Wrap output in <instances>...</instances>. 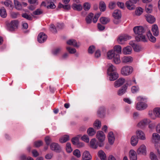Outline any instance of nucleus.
<instances>
[{"mask_svg":"<svg viewBox=\"0 0 160 160\" xmlns=\"http://www.w3.org/2000/svg\"><path fill=\"white\" fill-rule=\"evenodd\" d=\"M133 70L132 67L126 65L121 68V72L122 75L124 76H127L131 74Z\"/></svg>","mask_w":160,"mask_h":160,"instance_id":"5","label":"nucleus"},{"mask_svg":"<svg viewBox=\"0 0 160 160\" xmlns=\"http://www.w3.org/2000/svg\"><path fill=\"white\" fill-rule=\"evenodd\" d=\"M61 48H58L53 49L52 51V53L55 56L57 55L61 52Z\"/></svg>","mask_w":160,"mask_h":160,"instance_id":"46","label":"nucleus"},{"mask_svg":"<svg viewBox=\"0 0 160 160\" xmlns=\"http://www.w3.org/2000/svg\"><path fill=\"white\" fill-rule=\"evenodd\" d=\"M100 22L103 24H107L110 21L109 18L105 17H102L100 18Z\"/></svg>","mask_w":160,"mask_h":160,"instance_id":"44","label":"nucleus"},{"mask_svg":"<svg viewBox=\"0 0 160 160\" xmlns=\"http://www.w3.org/2000/svg\"><path fill=\"white\" fill-rule=\"evenodd\" d=\"M18 25V22L17 20L12 21L7 24L8 29L10 31H12L16 29Z\"/></svg>","mask_w":160,"mask_h":160,"instance_id":"9","label":"nucleus"},{"mask_svg":"<svg viewBox=\"0 0 160 160\" xmlns=\"http://www.w3.org/2000/svg\"><path fill=\"white\" fill-rule=\"evenodd\" d=\"M126 83L125 84L128 88V86H130L134 84H136L137 82L135 77H133L131 78L128 79L126 81Z\"/></svg>","mask_w":160,"mask_h":160,"instance_id":"13","label":"nucleus"},{"mask_svg":"<svg viewBox=\"0 0 160 160\" xmlns=\"http://www.w3.org/2000/svg\"><path fill=\"white\" fill-rule=\"evenodd\" d=\"M82 140L83 141L88 143L89 141V139L88 136L87 135H83L81 138Z\"/></svg>","mask_w":160,"mask_h":160,"instance_id":"56","label":"nucleus"},{"mask_svg":"<svg viewBox=\"0 0 160 160\" xmlns=\"http://www.w3.org/2000/svg\"><path fill=\"white\" fill-rule=\"evenodd\" d=\"M0 16L2 18H5L7 16L6 10L4 7H2L0 9Z\"/></svg>","mask_w":160,"mask_h":160,"instance_id":"41","label":"nucleus"},{"mask_svg":"<svg viewBox=\"0 0 160 160\" xmlns=\"http://www.w3.org/2000/svg\"><path fill=\"white\" fill-rule=\"evenodd\" d=\"M14 3L15 8L18 10H20L22 9V5L17 0H14Z\"/></svg>","mask_w":160,"mask_h":160,"instance_id":"37","label":"nucleus"},{"mask_svg":"<svg viewBox=\"0 0 160 160\" xmlns=\"http://www.w3.org/2000/svg\"><path fill=\"white\" fill-rule=\"evenodd\" d=\"M153 6L151 4L147 5L145 7V11L148 13H151L152 11Z\"/></svg>","mask_w":160,"mask_h":160,"instance_id":"42","label":"nucleus"},{"mask_svg":"<svg viewBox=\"0 0 160 160\" xmlns=\"http://www.w3.org/2000/svg\"><path fill=\"white\" fill-rule=\"evenodd\" d=\"M43 143L41 141H38L35 142L34 143V145L36 147H38L42 145Z\"/></svg>","mask_w":160,"mask_h":160,"instance_id":"62","label":"nucleus"},{"mask_svg":"<svg viewBox=\"0 0 160 160\" xmlns=\"http://www.w3.org/2000/svg\"><path fill=\"white\" fill-rule=\"evenodd\" d=\"M138 142V139L136 136L134 135L132 136L130 139V143L133 147L136 146Z\"/></svg>","mask_w":160,"mask_h":160,"instance_id":"21","label":"nucleus"},{"mask_svg":"<svg viewBox=\"0 0 160 160\" xmlns=\"http://www.w3.org/2000/svg\"><path fill=\"white\" fill-rule=\"evenodd\" d=\"M152 122L149 118H145L140 120L137 124V127L141 129H144L146 127Z\"/></svg>","mask_w":160,"mask_h":160,"instance_id":"6","label":"nucleus"},{"mask_svg":"<svg viewBox=\"0 0 160 160\" xmlns=\"http://www.w3.org/2000/svg\"><path fill=\"white\" fill-rule=\"evenodd\" d=\"M125 82V79L123 78H120L114 82V87L116 88L119 87L123 85Z\"/></svg>","mask_w":160,"mask_h":160,"instance_id":"11","label":"nucleus"},{"mask_svg":"<svg viewBox=\"0 0 160 160\" xmlns=\"http://www.w3.org/2000/svg\"><path fill=\"white\" fill-rule=\"evenodd\" d=\"M22 16L23 18L29 20H31L32 19V16L25 13L22 14Z\"/></svg>","mask_w":160,"mask_h":160,"instance_id":"57","label":"nucleus"},{"mask_svg":"<svg viewBox=\"0 0 160 160\" xmlns=\"http://www.w3.org/2000/svg\"><path fill=\"white\" fill-rule=\"evenodd\" d=\"M148 116L152 120H155L156 119V117L154 115L153 111H149L148 113Z\"/></svg>","mask_w":160,"mask_h":160,"instance_id":"58","label":"nucleus"},{"mask_svg":"<svg viewBox=\"0 0 160 160\" xmlns=\"http://www.w3.org/2000/svg\"><path fill=\"white\" fill-rule=\"evenodd\" d=\"M140 91V88L138 85H134L132 86L131 88V91L133 94H136L138 93Z\"/></svg>","mask_w":160,"mask_h":160,"instance_id":"34","label":"nucleus"},{"mask_svg":"<svg viewBox=\"0 0 160 160\" xmlns=\"http://www.w3.org/2000/svg\"><path fill=\"white\" fill-rule=\"evenodd\" d=\"M147 36L150 41L152 42H155L156 41V38L153 36L150 31L147 34Z\"/></svg>","mask_w":160,"mask_h":160,"instance_id":"43","label":"nucleus"},{"mask_svg":"<svg viewBox=\"0 0 160 160\" xmlns=\"http://www.w3.org/2000/svg\"><path fill=\"white\" fill-rule=\"evenodd\" d=\"M128 88L124 85L121 88H120L117 92V94L119 96H122L127 92Z\"/></svg>","mask_w":160,"mask_h":160,"instance_id":"24","label":"nucleus"},{"mask_svg":"<svg viewBox=\"0 0 160 160\" xmlns=\"http://www.w3.org/2000/svg\"><path fill=\"white\" fill-rule=\"evenodd\" d=\"M96 50L95 46L93 45L90 46L88 49V52L90 54H92Z\"/></svg>","mask_w":160,"mask_h":160,"instance_id":"47","label":"nucleus"},{"mask_svg":"<svg viewBox=\"0 0 160 160\" xmlns=\"http://www.w3.org/2000/svg\"><path fill=\"white\" fill-rule=\"evenodd\" d=\"M87 133L89 136L92 137L96 134V131L93 128L90 127L87 129Z\"/></svg>","mask_w":160,"mask_h":160,"instance_id":"38","label":"nucleus"},{"mask_svg":"<svg viewBox=\"0 0 160 160\" xmlns=\"http://www.w3.org/2000/svg\"><path fill=\"white\" fill-rule=\"evenodd\" d=\"M131 37L127 34H121L119 35L117 38V42L120 44H123L125 42L131 39Z\"/></svg>","mask_w":160,"mask_h":160,"instance_id":"7","label":"nucleus"},{"mask_svg":"<svg viewBox=\"0 0 160 160\" xmlns=\"http://www.w3.org/2000/svg\"><path fill=\"white\" fill-rule=\"evenodd\" d=\"M92 157L89 152L87 151H85L82 155V160H91Z\"/></svg>","mask_w":160,"mask_h":160,"instance_id":"20","label":"nucleus"},{"mask_svg":"<svg viewBox=\"0 0 160 160\" xmlns=\"http://www.w3.org/2000/svg\"><path fill=\"white\" fill-rule=\"evenodd\" d=\"M51 150L57 152H59L61 150V148L59 145L56 143L53 142L50 145Z\"/></svg>","mask_w":160,"mask_h":160,"instance_id":"16","label":"nucleus"},{"mask_svg":"<svg viewBox=\"0 0 160 160\" xmlns=\"http://www.w3.org/2000/svg\"><path fill=\"white\" fill-rule=\"evenodd\" d=\"M152 31L155 36H157L159 34V30L158 25L156 24L153 25L152 27Z\"/></svg>","mask_w":160,"mask_h":160,"instance_id":"22","label":"nucleus"},{"mask_svg":"<svg viewBox=\"0 0 160 160\" xmlns=\"http://www.w3.org/2000/svg\"><path fill=\"white\" fill-rule=\"evenodd\" d=\"M51 141V138L49 136H47L45 138V141L47 145H48L50 144Z\"/></svg>","mask_w":160,"mask_h":160,"instance_id":"60","label":"nucleus"},{"mask_svg":"<svg viewBox=\"0 0 160 160\" xmlns=\"http://www.w3.org/2000/svg\"><path fill=\"white\" fill-rule=\"evenodd\" d=\"M116 54L113 50H110L107 53V58L109 59H112Z\"/></svg>","mask_w":160,"mask_h":160,"instance_id":"35","label":"nucleus"},{"mask_svg":"<svg viewBox=\"0 0 160 160\" xmlns=\"http://www.w3.org/2000/svg\"><path fill=\"white\" fill-rule=\"evenodd\" d=\"M98 155L101 160H105L106 159V154L102 150H100L98 151Z\"/></svg>","mask_w":160,"mask_h":160,"instance_id":"36","label":"nucleus"},{"mask_svg":"<svg viewBox=\"0 0 160 160\" xmlns=\"http://www.w3.org/2000/svg\"><path fill=\"white\" fill-rule=\"evenodd\" d=\"M84 9L85 11L88 10L90 8V4L88 2L84 3L83 4Z\"/></svg>","mask_w":160,"mask_h":160,"instance_id":"54","label":"nucleus"},{"mask_svg":"<svg viewBox=\"0 0 160 160\" xmlns=\"http://www.w3.org/2000/svg\"><path fill=\"white\" fill-rule=\"evenodd\" d=\"M67 43L70 45L73 46L76 48H78L81 44L79 42H77L76 41L73 39H70L67 41Z\"/></svg>","mask_w":160,"mask_h":160,"instance_id":"17","label":"nucleus"},{"mask_svg":"<svg viewBox=\"0 0 160 160\" xmlns=\"http://www.w3.org/2000/svg\"><path fill=\"white\" fill-rule=\"evenodd\" d=\"M93 16V14L90 13L86 17L85 20L87 23L90 24L92 22Z\"/></svg>","mask_w":160,"mask_h":160,"instance_id":"40","label":"nucleus"},{"mask_svg":"<svg viewBox=\"0 0 160 160\" xmlns=\"http://www.w3.org/2000/svg\"><path fill=\"white\" fill-rule=\"evenodd\" d=\"M133 48L135 52H137L141 51L142 49V47L140 45L137 44L134 46Z\"/></svg>","mask_w":160,"mask_h":160,"instance_id":"55","label":"nucleus"},{"mask_svg":"<svg viewBox=\"0 0 160 160\" xmlns=\"http://www.w3.org/2000/svg\"><path fill=\"white\" fill-rule=\"evenodd\" d=\"M43 13V11L40 9H38L33 12L32 16L34 17V15H40Z\"/></svg>","mask_w":160,"mask_h":160,"instance_id":"52","label":"nucleus"},{"mask_svg":"<svg viewBox=\"0 0 160 160\" xmlns=\"http://www.w3.org/2000/svg\"><path fill=\"white\" fill-rule=\"evenodd\" d=\"M114 62L116 64H118L121 62V59L120 56L119 54H117L112 58Z\"/></svg>","mask_w":160,"mask_h":160,"instance_id":"39","label":"nucleus"},{"mask_svg":"<svg viewBox=\"0 0 160 160\" xmlns=\"http://www.w3.org/2000/svg\"><path fill=\"white\" fill-rule=\"evenodd\" d=\"M138 155H146L147 153V147L144 144L140 145L136 151Z\"/></svg>","mask_w":160,"mask_h":160,"instance_id":"8","label":"nucleus"},{"mask_svg":"<svg viewBox=\"0 0 160 160\" xmlns=\"http://www.w3.org/2000/svg\"><path fill=\"white\" fill-rule=\"evenodd\" d=\"M108 142L110 144L112 145L115 141V136L113 132H109L107 136Z\"/></svg>","mask_w":160,"mask_h":160,"instance_id":"14","label":"nucleus"},{"mask_svg":"<svg viewBox=\"0 0 160 160\" xmlns=\"http://www.w3.org/2000/svg\"><path fill=\"white\" fill-rule=\"evenodd\" d=\"M132 48L129 46H127L124 48L122 50V53L125 55L130 54L132 52Z\"/></svg>","mask_w":160,"mask_h":160,"instance_id":"25","label":"nucleus"},{"mask_svg":"<svg viewBox=\"0 0 160 160\" xmlns=\"http://www.w3.org/2000/svg\"><path fill=\"white\" fill-rule=\"evenodd\" d=\"M71 141L72 143L75 145H76L79 142L78 139L77 137L73 138Z\"/></svg>","mask_w":160,"mask_h":160,"instance_id":"63","label":"nucleus"},{"mask_svg":"<svg viewBox=\"0 0 160 160\" xmlns=\"http://www.w3.org/2000/svg\"><path fill=\"white\" fill-rule=\"evenodd\" d=\"M121 60L123 63H129L133 62V58L130 56H125L122 58Z\"/></svg>","mask_w":160,"mask_h":160,"instance_id":"19","label":"nucleus"},{"mask_svg":"<svg viewBox=\"0 0 160 160\" xmlns=\"http://www.w3.org/2000/svg\"><path fill=\"white\" fill-rule=\"evenodd\" d=\"M93 125L94 128L99 129L102 126L101 122L99 120L97 119L94 122Z\"/></svg>","mask_w":160,"mask_h":160,"instance_id":"28","label":"nucleus"},{"mask_svg":"<svg viewBox=\"0 0 160 160\" xmlns=\"http://www.w3.org/2000/svg\"><path fill=\"white\" fill-rule=\"evenodd\" d=\"M138 102L135 105L136 109L140 111H142L146 109L148 107L147 103L148 98L146 96L139 95L136 98Z\"/></svg>","mask_w":160,"mask_h":160,"instance_id":"1","label":"nucleus"},{"mask_svg":"<svg viewBox=\"0 0 160 160\" xmlns=\"http://www.w3.org/2000/svg\"><path fill=\"white\" fill-rule=\"evenodd\" d=\"M147 21L149 23L152 24L156 21L155 17L151 14H148L145 15Z\"/></svg>","mask_w":160,"mask_h":160,"instance_id":"18","label":"nucleus"},{"mask_svg":"<svg viewBox=\"0 0 160 160\" xmlns=\"http://www.w3.org/2000/svg\"><path fill=\"white\" fill-rule=\"evenodd\" d=\"M114 52L116 51L118 54H121L122 53V47L119 45H115L114 47Z\"/></svg>","mask_w":160,"mask_h":160,"instance_id":"45","label":"nucleus"},{"mask_svg":"<svg viewBox=\"0 0 160 160\" xmlns=\"http://www.w3.org/2000/svg\"><path fill=\"white\" fill-rule=\"evenodd\" d=\"M133 30L134 33L137 35L135 38L137 41L143 42L147 41L145 30L143 27L141 26L135 27L133 28Z\"/></svg>","mask_w":160,"mask_h":160,"instance_id":"2","label":"nucleus"},{"mask_svg":"<svg viewBox=\"0 0 160 160\" xmlns=\"http://www.w3.org/2000/svg\"><path fill=\"white\" fill-rule=\"evenodd\" d=\"M112 16L116 19H120L121 17V13L120 11L118 9L115 10L112 14Z\"/></svg>","mask_w":160,"mask_h":160,"instance_id":"26","label":"nucleus"},{"mask_svg":"<svg viewBox=\"0 0 160 160\" xmlns=\"http://www.w3.org/2000/svg\"><path fill=\"white\" fill-rule=\"evenodd\" d=\"M67 50L70 54H75V55L78 57L79 55V53L77 52L76 50L74 48L70 47H68L66 48Z\"/></svg>","mask_w":160,"mask_h":160,"instance_id":"33","label":"nucleus"},{"mask_svg":"<svg viewBox=\"0 0 160 160\" xmlns=\"http://www.w3.org/2000/svg\"><path fill=\"white\" fill-rule=\"evenodd\" d=\"M106 5L103 2L101 1L99 3V8L102 11H104L106 9Z\"/></svg>","mask_w":160,"mask_h":160,"instance_id":"50","label":"nucleus"},{"mask_svg":"<svg viewBox=\"0 0 160 160\" xmlns=\"http://www.w3.org/2000/svg\"><path fill=\"white\" fill-rule=\"evenodd\" d=\"M47 38V36L44 33H39L38 37V41L40 43H42L45 42Z\"/></svg>","mask_w":160,"mask_h":160,"instance_id":"12","label":"nucleus"},{"mask_svg":"<svg viewBox=\"0 0 160 160\" xmlns=\"http://www.w3.org/2000/svg\"><path fill=\"white\" fill-rule=\"evenodd\" d=\"M19 15V13L18 12H12L10 13L11 16L14 18H17Z\"/></svg>","mask_w":160,"mask_h":160,"instance_id":"61","label":"nucleus"},{"mask_svg":"<svg viewBox=\"0 0 160 160\" xmlns=\"http://www.w3.org/2000/svg\"><path fill=\"white\" fill-rule=\"evenodd\" d=\"M143 12V9L141 7H138L135 10V13L136 15L139 16Z\"/></svg>","mask_w":160,"mask_h":160,"instance_id":"48","label":"nucleus"},{"mask_svg":"<svg viewBox=\"0 0 160 160\" xmlns=\"http://www.w3.org/2000/svg\"><path fill=\"white\" fill-rule=\"evenodd\" d=\"M72 8L74 10L79 11H81L82 9V6L81 4L75 3L72 4Z\"/></svg>","mask_w":160,"mask_h":160,"instance_id":"29","label":"nucleus"},{"mask_svg":"<svg viewBox=\"0 0 160 160\" xmlns=\"http://www.w3.org/2000/svg\"><path fill=\"white\" fill-rule=\"evenodd\" d=\"M135 3H132L130 1H128L126 2V6L127 8L130 10H132L135 9Z\"/></svg>","mask_w":160,"mask_h":160,"instance_id":"30","label":"nucleus"},{"mask_svg":"<svg viewBox=\"0 0 160 160\" xmlns=\"http://www.w3.org/2000/svg\"><path fill=\"white\" fill-rule=\"evenodd\" d=\"M70 139L69 136L68 135H64L62 136L59 139V142L62 143L66 142Z\"/></svg>","mask_w":160,"mask_h":160,"instance_id":"27","label":"nucleus"},{"mask_svg":"<svg viewBox=\"0 0 160 160\" xmlns=\"http://www.w3.org/2000/svg\"><path fill=\"white\" fill-rule=\"evenodd\" d=\"M49 5L47 6V9H54L55 8L56 6L53 2H49Z\"/></svg>","mask_w":160,"mask_h":160,"instance_id":"59","label":"nucleus"},{"mask_svg":"<svg viewBox=\"0 0 160 160\" xmlns=\"http://www.w3.org/2000/svg\"><path fill=\"white\" fill-rule=\"evenodd\" d=\"M90 146L92 148L97 149L98 146L97 143V140L95 138L92 139L90 142Z\"/></svg>","mask_w":160,"mask_h":160,"instance_id":"32","label":"nucleus"},{"mask_svg":"<svg viewBox=\"0 0 160 160\" xmlns=\"http://www.w3.org/2000/svg\"><path fill=\"white\" fill-rule=\"evenodd\" d=\"M137 152L133 149H131L129 152V156L130 160H137Z\"/></svg>","mask_w":160,"mask_h":160,"instance_id":"15","label":"nucleus"},{"mask_svg":"<svg viewBox=\"0 0 160 160\" xmlns=\"http://www.w3.org/2000/svg\"><path fill=\"white\" fill-rule=\"evenodd\" d=\"M107 78L110 81H115L119 77L116 67L111 63L107 66Z\"/></svg>","mask_w":160,"mask_h":160,"instance_id":"3","label":"nucleus"},{"mask_svg":"<svg viewBox=\"0 0 160 160\" xmlns=\"http://www.w3.org/2000/svg\"><path fill=\"white\" fill-rule=\"evenodd\" d=\"M27 158L26 155L24 154H22L20 155L19 159L20 160H27Z\"/></svg>","mask_w":160,"mask_h":160,"instance_id":"64","label":"nucleus"},{"mask_svg":"<svg viewBox=\"0 0 160 160\" xmlns=\"http://www.w3.org/2000/svg\"><path fill=\"white\" fill-rule=\"evenodd\" d=\"M66 149L67 152L71 153L72 151V149L71 147V144L69 142H67L66 145Z\"/></svg>","mask_w":160,"mask_h":160,"instance_id":"51","label":"nucleus"},{"mask_svg":"<svg viewBox=\"0 0 160 160\" xmlns=\"http://www.w3.org/2000/svg\"><path fill=\"white\" fill-rule=\"evenodd\" d=\"M153 112L156 118H160V107H156L154 108Z\"/></svg>","mask_w":160,"mask_h":160,"instance_id":"31","label":"nucleus"},{"mask_svg":"<svg viewBox=\"0 0 160 160\" xmlns=\"http://www.w3.org/2000/svg\"><path fill=\"white\" fill-rule=\"evenodd\" d=\"M96 137L99 142L98 146L100 147L104 146V141L106 139V135L104 132L101 130L98 131L96 133Z\"/></svg>","mask_w":160,"mask_h":160,"instance_id":"4","label":"nucleus"},{"mask_svg":"<svg viewBox=\"0 0 160 160\" xmlns=\"http://www.w3.org/2000/svg\"><path fill=\"white\" fill-rule=\"evenodd\" d=\"M74 155L78 158H79L81 156V152L78 149L75 150L73 152Z\"/></svg>","mask_w":160,"mask_h":160,"instance_id":"53","label":"nucleus"},{"mask_svg":"<svg viewBox=\"0 0 160 160\" xmlns=\"http://www.w3.org/2000/svg\"><path fill=\"white\" fill-rule=\"evenodd\" d=\"M136 136L138 139L142 140H145L146 139L144 132L141 130H138L136 132Z\"/></svg>","mask_w":160,"mask_h":160,"instance_id":"10","label":"nucleus"},{"mask_svg":"<svg viewBox=\"0 0 160 160\" xmlns=\"http://www.w3.org/2000/svg\"><path fill=\"white\" fill-rule=\"evenodd\" d=\"M106 111V108L104 106L100 107L98 109L97 111L98 116L101 118L103 117L104 113Z\"/></svg>","mask_w":160,"mask_h":160,"instance_id":"23","label":"nucleus"},{"mask_svg":"<svg viewBox=\"0 0 160 160\" xmlns=\"http://www.w3.org/2000/svg\"><path fill=\"white\" fill-rule=\"evenodd\" d=\"M149 158L151 160H158L156 155L153 152H150Z\"/></svg>","mask_w":160,"mask_h":160,"instance_id":"49","label":"nucleus"}]
</instances>
